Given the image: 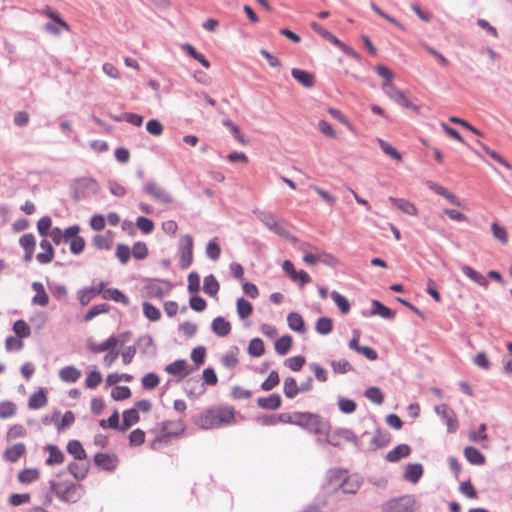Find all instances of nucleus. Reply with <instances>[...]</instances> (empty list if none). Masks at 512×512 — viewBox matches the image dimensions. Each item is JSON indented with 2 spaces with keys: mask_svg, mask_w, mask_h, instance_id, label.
<instances>
[{
  "mask_svg": "<svg viewBox=\"0 0 512 512\" xmlns=\"http://www.w3.org/2000/svg\"><path fill=\"white\" fill-rule=\"evenodd\" d=\"M422 475L423 466L420 463H414L407 465L405 472L403 474V478L408 482L416 484L419 482Z\"/></svg>",
  "mask_w": 512,
  "mask_h": 512,
  "instance_id": "22",
  "label": "nucleus"
},
{
  "mask_svg": "<svg viewBox=\"0 0 512 512\" xmlns=\"http://www.w3.org/2000/svg\"><path fill=\"white\" fill-rule=\"evenodd\" d=\"M391 441V434L388 431L382 430L380 427L375 429V434L371 438L367 450L375 452L377 449L386 447Z\"/></svg>",
  "mask_w": 512,
  "mask_h": 512,
  "instance_id": "14",
  "label": "nucleus"
},
{
  "mask_svg": "<svg viewBox=\"0 0 512 512\" xmlns=\"http://www.w3.org/2000/svg\"><path fill=\"white\" fill-rule=\"evenodd\" d=\"M389 201L394 206H396L399 210H401L403 213H405L407 215L414 216L417 214V209H416L415 205L406 199L395 198V197L390 196Z\"/></svg>",
  "mask_w": 512,
  "mask_h": 512,
  "instance_id": "32",
  "label": "nucleus"
},
{
  "mask_svg": "<svg viewBox=\"0 0 512 512\" xmlns=\"http://www.w3.org/2000/svg\"><path fill=\"white\" fill-rule=\"evenodd\" d=\"M428 187L438 195L447 199L452 205L461 206V203L456 195L448 191L445 187L438 185L434 182H429Z\"/></svg>",
  "mask_w": 512,
  "mask_h": 512,
  "instance_id": "28",
  "label": "nucleus"
},
{
  "mask_svg": "<svg viewBox=\"0 0 512 512\" xmlns=\"http://www.w3.org/2000/svg\"><path fill=\"white\" fill-rule=\"evenodd\" d=\"M170 423L169 422H164L163 423V433L159 436H157L152 442H151V448L152 449H156V445L158 443H168L169 440L172 438V437H175L178 435L177 432H169L168 431V425Z\"/></svg>",
  "mask_w": 512,
  "mask_h": 512,
  "instance_id": "46",
  "label": "nucleus"
},
{
  "mask_svg": "<svg viewBox=\"0 0 512 512\" xmlns=\"http://www.w3.org/2000/svg\"><path fill=\"white\" fill-rule=\"evenodd\" d=\"M477 144L480 146V148L482 149V151L486 155L490 156L492 159H494L499 164H501V165H503V166H505L507 168H510L509 163L500 154H498L496 151L491 150L487 145H485L484 143L480 142L479 140L477 141Z\"/></svg>",
  "mask_w": 512,
  "mask_h": 512,
  "instance_id": "56",
  "label": "nucleus"
},
{
  "mask_svg": "<svg viewBox=\"0 0 512 512\" xmlns=\"http://www.w3.org/2000/svg\"><path fill=\"white\" fill-rule=\"evenodd\" d=\"M364 396L377 405H381L384 402L382 391L375 386L367 388L364 392Z\"/></svg>",
  "mask_w": 512,
  "mask_h": 512,
  "instance_id": "48",
  "label": "nucleus"
},
{
  "mask_svg": "<svg viewBox=\"0 0 512 512\" xmlns=\"http://www.w3.org/2000/svg\"><path fill=\"white\" fill-rule=\"evenodd\" d=\"M344 471L342 470H334L330 471V478H336L340 481L337 488L342 489L345 494H355L360 489V482L358 480H353L349 477H343Z\"/></svg>",
  "mask_w": 512,
  "mask_h": 512,
  "instance_id": "9",
  "label": "nucleus"
},
{
  "mask_svg": "<svg viewBox=\"0 0 512 512\" xmlns=\"http://www.w3.org/2000/svg\"><path fill=\"white\" fill-rule=\"evenodd\" d=\"M182 49L193 59L197 60L203 67L209 68L211 66L207 58L200 52H198L191 44H183Z\"/></svg>",
  "mask_w": 512,
  "mask_h": 512,
  "instance_id": "40",
  "label": "nucleus"
},
{
  "mask_svg": "<svg viewBox=\"0 0 512 512\" xmlns=\"http://www.w3.org/2000/svg\"><path fill=\"white\" fill-rule=\"evenodd\" d=\"M219 289V282L213 274H209L204 277L203 290L207 295L214 297L217 295Z\"/></svg>",
  "mask_w": 512,
  "mask_h": 512,
  "instance_id": "39",
  "label": "nucleus"
},
{
  "mask_svg": "<svg viewBox=\"0 0 512 512\" xmlns=\"http://www.w3.org/2000/svg\"><path fill=\"white\" fill-rule=\"evenodd\" d=\"M136 226L145 234H150L153 232L155 225L154 222L144 216H139L136 220Z\"/></svg>",
  "mask_w": 512,
  "mask_h": 512,
  "instance_id": "63",
  "label": "nucleus"
},
{
  "mask_svg": "<svg viewBox=\"0 0 512 512\" xmlns=\"http://www.w3.org/2000/svg\"><path fill=\"white\" fill-rule=\"evenodd\" d=\"M338 406L340 411L345 414H351L357 408L356 402L354 400L345 397L338 398Z\"/></svg>",
  "mask_w": 512,
  "mask_h": 512,
  "instance_id": "59",
  "label": "nucleus"
},
{
  "mask_svg": "<svg viewBox=\"0 0 512 512\" xmlns=\"http://www.w3.org/2000/svg\"><path fill=\"white\" fill-rule=\"evenodd\" d=\"M94 463L104 471H113L118 466L119 460L116 454L98 452L94 455Z\"/></svg>",
  "mask_w": 512,
  "mask_h": 512,
  "instance_id": "13",
  "label": "nucleus"
},
{
  "mask_svg": "<svg viewBox=\"0 0 512 512\" xmlns=\"http://www.w3.org/2000/svg\"><path fill=\"white\" fill-rule=\"evenodd\" d=\"M67 470L76 480H83L88 474L89 465L71 462L68 464Z\"/></svg>",
  "mask_w": 512,
  "mask_h": 512,
  "instance_id": "37",
  "label": "nucleus"
},
{
  "mask_svg": "<svg viewBox=\"0 0 512 512\" xmlns=\"http://www.w3.org/2000/svg\"><path fill=\"white\" fill-rule=\"evenodd\" d=\"M67 452L74 456L77 460H85L87 458L86 452L78 440H70L67 444Z\"/></svg>",
  "mask_w": 512,
  "mask_h": 512,
  "instance_id": "38",
  "label": "nucleus"
},
{
  "mask_svg": "<svg viewBox=\"0 0 512 512\" xmlns=\"http://www.w3.org/2000/svg\"><path fill=\"white\" fill-rule=\"evenodd\" d=\"M100 190V186L96 179L92 177H80L72 185L73 198L75 201H81L88 197L89 194L96 195Z\"/></svg>",
  "mask_w": 512,
  "mask_h": 512,
  "instance_id": "4",
  "label": "nucleus"
},
{
  "mask_svg": "<svg viewBox=\"0 0 512 512\" xmlns=\"http://www.w3.org/2000/svg\"><path fill=\"white\" fill-rule=\"evenodd\" d=\"M257 405L264 410H277L282 405V399L279 394L273 393L268 397H260L257 399Z\"/></svg>",
  "mask_w": 512,
  "mask_h": 512,
  "instance_id": "18",
  "label": "nucleus"
},
{
  "mask_svg": "<svg viewBox=\"0 0 512 512\" xmlns=\"http://www.w3.org/2000/svg\"><path fill=\"white\" fill-rule=\"evenodd\" d=\"M375 70L378 73V75L383 78L382 89L384 87H387V86L393 84L392 82H393L394 75L389 68H387L384 65L379 64L375 67Z\"/></svg>",
  "mask_w": 512,
  "mask_h": 512,
  "instance_id": "52",
  "label": "nucleus"
},
{
  "mask_svg": "<svg viewBox=\"0 0 512 512\" xmlns=\"http://www.w3.org/2000/svg\"><path fill=\"white\" fill-rule=\"evenodd\" d=\"M411 453V447L407 444H399L386 455L388 462H398L400 459L408 457Z\"/></svg>",
  "mask_w": 512,
  "mask_h": 512,
  "instance_id": "20",
  "label": "nucleus"
},
{
  "mask_svg": "<svg viewBox=\"0 0 512 512\" xmlns=\"http://www.w3.org/2000/svg\"><path fill=\"white\" fill-rule=\"evenodd\" d=\"M315 330L320 335H328L333 330V320L329 317H320L315 325Z\"/></svg>",
  "mask_w": 512,
  "mask_h": 512,
  "instance_id": "43",
  "label": "nucleus"
},
{
  "mask_svg": "<svg viewBox=\"0 0 512 512\" xmlns=\"http://www.w3.org/2000/svg\"><path fill=\"white\" fill-rule=\"evenodd\" d=\"M48 398L44 388H40L37 392L33 393L28 401L29 409L37 410L47 405Z\"/></svg>",
  "mask_w": 512,
  "mask_h": 512,
  "instance_id": "23",
  "label": "nucleus"
},
{
  "mask_svg": "<svg viewBox=\"0 0 512 512\" xmlns=\"http://www.w3.org/2000/svg\"><path fill=\"white\" fill-rule=\"evenodd\" d=\"M235 409L231 406H218L209 408L200 414L196 424L203 429H210L221 425H227L234 421Z\"/></svg>",
  "mask_w": 512,
  "mask_h": 512,
  "instance_id": "1",
  "label": "nucleus"
},
{
  "mask_svg": "<svg viewBox=\"0 0 512 512\" xmlns=\"http://www.w3.org/2000/svg\"><path fill=\"white\" fill-rule=\"evenodd\" d=\"M31 287L36 292L32 298V303L41 307L47 306L49 303V296L46 293L43 284L41 282L35 281L32 283Z\"/></svg>",
  "mask_w": 512,
  "mask_h": 512,
  "instance_id": "19",
  "label": "nucleus"
},
{
  "mask_svg": "<svg viewBox=\"0 0 512 512\" xmlns=\"http://www.w3.org/2000/svg\"><path fill=\"white\" fill-rule=\"evenodd\" d=\"M287 323L291 330L298 333H304L306 331L305 322L302 316L297 312H290L287 316Z\"/></svg>",
  "mask_w": 512,
  "mask_h": 512,
  "instance_id": "35",
  "label": "nucleus"
},
{
  "mask_svg": "<svg viewBox=\"0 0 512 512\" xmlns=\"http://www.w3.org/2000/svg\"><path fill=\"white\" fill-rule=\"evenodd\" d=\"M171 284L164 279H148L144 286L145 295L148 298L162 299L171 291Z\"/></svg>",
  "mask_w": 512,
  "mask_h": 512,
  "instance_id": "6",
  "label": "nucleus"
},
{
  "mask_svg": "<svg viewBox=\"0 0 512 512\" xmlns=\"http://www.w3.org/2000/svg\"><path fill=\"white\" fill-rule=\"evenodd\" d=\"M187 363L184 359L176 360L165 367V371L171 375H178L184 372Z\"/></svg>",
  "mask_w": 512,
  "mask_h": 512,
  "instance_id": "58",
  "label": "nucleus"
},
{
  "mask_svg": "<svg viewBox=\"0 0 512 512\" xmlns=\"http://www.w3.org/2000/svg\"><path fill=\"white\" fill-rule=\"evenodd\" d=\"M370 315H379L384 319H393L395 317V312H393L389 307L385 306L379 300L371 301V310Z\"/></svg>",
  "mask_w": 512,
  "mask_h": 512,
  "instance_id": "24",
  "label": "nucleus"
},
{
  "mask_svg": "<svg viewBox=\"0 0 512 512\" xmlns=\"http://www.w3.org/2000/svg\"><path fill=\"white\" fill-rule=\"evenodd\" d=\"M50 493L54 494L60 501L68 504L77 503L84 495V488L77 483L57 482L50 480Z\"/></svg>",
  "mask_w": 512,
  "mask_h": 512,
  "instance_id": "2",
  "label": "nucleus"
},
{
  "mask_svg": "<svg viewBox=\"0 0 512 512\" xmlns=\"http://www.w3.org/2000/svg\"><path fill=\"white\" fill-rule=\"evenodd\" d=\"M45 449L49 452V457L45 460L46 465L53 466L63 463L64 454L53 444H48Z\"/></svg>",
  "mask_w": 512,
  "mask_h": 512,
  "instance_id": "29",
  "label": "nucleus"
},
{
  "mask_svg": "<svg viewBox=\"0 0 512 512\" xmlns=\"http://www.w3.org/2000/svg\"><path fill=\"white\" fill-rule=\"evenodd\" d=\"M236 307L237 313L241 319L249 317L253 312L252 304L244 298H239L237 300Z\"/></svg>",
  "mask_w": 512,
  "mask_h": 512,
  "instance_id": "47",
  "label": "nucleus"
},
{
  "mask_svg": "<svg viewBox=\"0 0 512 512\" xmlns=\"http://www.w3.org/2000/svg\"><path fill=\"white\" fill-rule=\"evenodd\" d=\"M59 377L67 383H75L81 377V372L74 366H66L59 371Z\"/></svg>",
  "mask_w": 512,
  "mask_h": 512,
  "instance_id": "36",
  "label": "nucleus"
},
{
  "mask_svg": "<svg viewBox=\"0 0 512 512\" xmlns=\"http://www.w3.org/2000/svg\"><path fill=\"white\" fill-rule=\"evenodd\" d=\"M144 192L150 195L154 200L163 204H170L173 201L172 196L154 181H148L144 188Z\"/></svg>",
  "mask_w": 512,
  "mask_h": 512,
  "instance_id": "11",
  "label": "nucleus"
},
{
  "mask_svg": "<svg viewBox=\"0 0 512 512\" xmlns=\"http://www.w3.org/2000/svg\"><path fill=\"white\" fill-rule=\"evenodd\" d=\"M122 416H123V423H122L121 427L119 428V430L122 432L126 431L132 425L138 423L140 420L138 411H137V409H134V408L125 410L123 412Z\"/></svg>",
  "mask_w": 512,
  "mask_h": 512,
  "instance_id": "34",
  "label": "nucleus"
},
{
  "mask_svg": "<svg viewBox=\"0 0 512 512\" xmlns=\"http://www.w3.org/2000/svg\"><path fill=\"white\" fill-rule=\"evenodd\" d=\"M42 13L48 16L54 23L59 25L61 28L67 31L70 30V26L68 25V23L64 19H62L59 13H57L56 11L47 7L45 10L42 11Z\"/></svg>",
  "mask_w": 512,
  "mask_h": 512,
  "instance_id": "57",
  "label": "nucleus"
},
{
  "mask_svg": "<svg viewBox=\"0 0 512 512\" xmlns=\"http://www.w3.org/2000/svg\"><path fill=\"white\" fill-rule=\"evenodd\" d=\"M283 391L288 399H293L300 392L296 380L293 377H287L284 380Z\"/></svg>",
  "mask_w": 512,
  "mask_h": 512,
  "instance_id": "44",
  "label": "nucleus"
},
{
  "mask_svg": "<svg viewBox=\"0 0 512 512\" xmlns=\"http://www.w3.org/2000/svg\"><path fill=\"white\" fill-rule=\"evenodd\" d=\"M143 314L150 321H158L161 318L160 310L149 302H143Z\"/></svg>",
  "mask_w": 512,
  "mask_h": 512,
  "instance_id": "54",
  "label": "nucleus"
},
{
  "mask_svg": "<svg viewBox=\"0 0 512 512\" xmlns=\"http://www.w3.org/2000/svg\"><path fill=\"white\" fill-rule=\"evenodd\" d=\"M335 436L353 443L357 450H362V443L360 442L359 437L351 429L338 428L335 430Z\"/></svg>",
  "mask_w": 512,
  "mask_h": 512,
  "instance_id": "33",
  "label": "nucleus"
},
{
  "mask_svg": "<svg viewBox=\"0 0 512 512\" xmlns=\"http://www.w3.org/2000/svg\"><path fill=\"white\" fill-rule=\"evenodd\" d=\"M110 307L106 303H101L94 305L85 315H84V321L89 322L96 316L107 313L109 311Z\"/></svg>",
  "mask_w": 512,
  "mask_h": 512,
  "instance_id": "51",
  "label": "nucleus"
},
{
  "mask_svg": "<svg viewBox=\"0 0 512 512\" xmlns=\"http://www.w3.org/2000/svg\"><path fill=\"white\" fill-rule=\"evenodd\" d=\"M119 343V339L115 336H110L104 342L100 344L94 343L91 339L87 341L88 349L93 353H100L104 351H112L116 348Z\"/></svg>",
  "mask_w": 512,
  "mask_h": 512,
  "instance_id": "16",
  "label": "nucleus"
},
{
  "mask_svg": "<svg viewBox=\"0 0 512 512\" xmlns=\"http://www.w3.org/2000/svg\"><path fill=\"white\" fill-rule=\"evenodd\" d=\"M296 425L311 434H322L327 428V423L318 414L310 412H296Z\"/></svg>",
  "mask_w": 512,
  "mask_h": 512,
  "instance_id": "3",
  "label": "nucleus"
},
{
  "mask_svg": "<svg viewBox=\"0 0 512 512\" xmlns=\"http://www.w3.org/2000/svg\"><path fill=\"white\" fill-rule=\"evenodd\" d=\"M13 331L20 340L29 337L31 334L29 325L22 319L15 321Z\"/></svg>",
  "mask_w": 512,
  "mask_h": 512,
  "instance_id": "49",
  "label": "nucleus"
},
{
  "mask_svg": "<svg viewBox=\"0 0 512 512\" xmlns=\"http://www.w3.org/2000/svg\"><path fill=\"white\" fill-rule=\"evenodd\" d=\"M265 352L264 342L260 338H253L248 346V353L253 357H260Z\"/></svg>",
  "mask_w": 512,
  "mask_h": 512,
  "instance_id": "50",
  "label": "nucleus"
},
{
  "mask_svg": "<svg viewBox=\"0 0 512 512\" xmlns=\"http://www.w3.org/2000/svg\"><path fill=\"white\" fill-rule=\"evenodd\" d=\"M138 347L140 348L143 354H147L150 356H155L157 349L154 345V341L151 335L145 334L138 338L137 341Z\"/></svg>",
  "mask_w": 512,
  "mask_h": 512,
  "instance_id": "25",
  "label": "nucleus"
},
{
  "mask_svg": "<svg viewBox=\"0 0 512 512\" xmlns=\"http://www.w3.org/2000/svg\"><path fill=\"white\" fill-rule=\"evenodd\" d=\"M280 382L279 374L277 371L272 370L268 377L262 382L261 389L264 391H271Z\"/></svg>",
  "mask_w": 512,
  "mask_h": 512,
  "instance_id": "53",
  "label": "nucleus"
},
{
  "mask_svg": "<svg viewBox=\"0 0 512 512\" xmlns=\"http://www.w3.org/2000/svg\"><path fill=\"white\" fill-rule=\"evenodd\" d=\"M434 411L445 420L448 433H455L459 427L456 413L446 404L437 405Z\"/></svg>",
  "mask_w": 512,
  "mask_h": 512,
  "instance_id": "10",
  "label": "nucleus"
},
{
  "mask_svg": "<svg viewBox=\"0 0 512 512\" xmlns=\"http://www.w3.org/2000/svg\"><path fill=\"white\" fill-rule=\"evenodd\" d=\"M212 331L219 337H225L231 332V324L224 317L218 316L211 324Z\"/></svg>",
  "mask_w": 512,
  "mask_h": 512,
  "instance_id": "21",
  "label": "nucleus"
},
{
  "mask_svg": "<svg viewBox=\"0 0 512 512\" xmlns=\"http://www.w3.org/2000/svg\"><path fill=\"white\" fill-rule=\"evenodd\" d=\"M464 456L466 460L472 465H483L485 464V456L475 447L467 446L464 451Z\"/></svg>",
  "mask_w": 512,
  "mask_h": 512,
  "instance_id": "27",
  "label": "nucleus"
},
{
  "mask_svg": "<svg viewBox=\"0 0 512 512\" xmlns=\"http://www.w3.org/2000/svg\"><path fill=\"white\" fill-rule=\"evenodd\" d=\"M103 298L105 300H112L117 303H122L125 306L130 304L129 298L119 289L117 288H107L104 291Z\"/></svg>",
  "mask_w": 512,
  "mask_h": 512,
  "instance_id": "30",
  "label": "nucleus"
},
{
  "mask_svg": "<svg viewBox=\"0 0 512 512\" xmlns=\"http://www.w3.org/2000/svg\"><path fill=\"white\" fill-rule=\"evenodd\" d=\"M384 93L395 103L398 105L411 109L415 113H419L420 108L413 104L406 96L405 94L399 90L397 87H395L393 84L384 87L383 88Z\"/></svg>",
  "mask_w": 512,
  "mask_h": 512,
  "instance_id": "8",
  "label": "nucleus"
},
{
  "mask_svg": "<svg viewBox=\"0 0 512 512\" xmlns=\"http://www.w3.org/2000/svg\"><path fill=\"white\" fill-rule=\"evenodd\" d=\"M26 454V445L24 443H16L8 447L4 453L3 458L10 463L17 462L22 456Z\"/></svg>",
  "mask_w": 512,
  "mask_h": 512,
  "instance_id": "17",
  "label": "nucleus"
},
{
  "mask_svg": "<svg viewBox=\"0 0 512 512\" xmlns=\"http://www.w3.org/2000/svg\"><path fill=\"white\" fill-rule=\"evenodd\" d=\"M282 269L292 281H299L301 286L311 282L310 275L304 270L297 271L294 267V264L290 260H285L283 262Z\"/></svg>",
  "mask_w": 512,
  "mask_h": 512,
  "instance_id": "12",
  "label": "nucleus"
},
{
  "mask_svg": "<svg viewBox=\"0 0 512 512\" xmlns=\"http://www.w3.org/2000/svg\"><path fill=\"white\" fill-rule=\"evenodd\" d=\"M206 255L209 259L216 261L220 258L221 248L217 242V239L214 238L210 240L206 246Z\"/></svg>",
  "mask_w": 512,
  "mask_h": 512,
  "instance_id": "55",
  "label": "nucleus"
},
{
  "mask_svg": "<svg viewBox=\"0 0 512 512\" xmlns=\"http://www.w3.org/2000/svg\"><path fill=\"white\" fill-rule=\"evenodd\" d=\"M491 230L493 236L499 240L502 244H506L508 242V234L504 227L500 226L497 222H493L491 224Z\"/></svg>",
  "mask_w": 512,
  "mask_h": 512,
  "instance_id": "64",
  "label": "nucleus"
},
{
  "mask_svg": "<svg viewBox=\"0 0 512 512\" xmlns=\"http://www.w3.org/2000/svg\"><path fill=\"white\" fill-rule=\"evenodd\" d=\"M331 298L343 314H348L350 312V302L342 294L337 291H332Z\"/></svg>",
  "mask_w": 512,
  "mask_h": 512,
  "instance_id": "45",
  "label": "nucleus"
},
{
  "mask_svg": "<svg viewBox=\"0 0 512 512\" xmlns=\"http://www.w3.org/2000/svg\"><path fill=\"white\" fill-rule=\"evenodd\" d=\"M40 247L44 250V252L37 254V261L40 264L50 263L54 258V249L52 244L48 240L43 239L40 242Z\"/></svg>",
  "mask_w": 512,
  "mask_h": 512,
  "instance_id": "26",
  "label": "nucleus"
},
{
  "mask_svg": "<svg viewBox=\"0 0 512 512\" xmlns=\"http://www.w3.org/2000/svg\"><path fill=\"white\" fill-rule=\"evenodd\" d=\"M461 270L463 274L468 277L473 282L479 284L480 286L486 288L488 286V280L485 276H483L481 273L473 269L472 267L468 265H463L461 267Z\"/></svg>",
  "mask_w": 512,
  "mask_h": 512,
  "instance_id": "31",
  "label": "nucleus"
},
{
  "mask_svg": "<svg viewBox=\"0 0 512 512\" xmlns=\"http://www.w3.org/2000/svg\"><path fill=\"white\" fill-rule=\"evenodd\" d=\"M131 253L135 259L143 260L148 255L147 245L141 241L135 242L132 247Z\"/></svg>",
  "mask_w": 512,
  "mask_h": 512,
  "instance_id": "61",
  "label": "nucleus"
},
{
  "mask_svg": "<svg viewBox=\"0 0 512 512\" xmlns=\"http://www.w3.org/2000/svg\"><path fill=\"white\" fill-rule=\"evenodd\" d=\"M415 510L416 499L411 494L389 499L382 504V512H414Z\"/></svg>",
  "mask_w": 512,
  "mask_h": 512,
  "instance_id": "5",
  "label": "nucleus"
},
{
  "mask_svg": "<svg viewBox=\"0 0 512 512\" xmlns=\"http://www.w3.org/2000/svg\"><path fill=\"white\" fill-rule=\"evenodd\" d=\"M39 471L34 468H26L19 472L17 478L22 484H29L39 479Z\"/></svg>",
  "mask_w": 512,
  "mask_h": 512,
  "instance_id": "42",
  "label": "nucleus"
},
{
  "mask_svg": "<svg viewBox=\"0 0 512 512\" xmlns=\"http://www.w3.org/2000/svg\"><path fill=\"white\" fill-rule=\"evenodd\" d=\"M292 77L303 87L305 88H313L315 85V75L309 71L293 68L291 70Z\"/></svg>",
  "mask_w": 512,
  "mask_h": 512,
  "instance_id": "15",
  "label": "nucleus"
},
{
  "mask_svg": "<svg viewBox=\"0 0 512 512\" xmlns=\"http://www.w3.org/2000/svg\"><path fill=\"white\" fill-rule=\"evenodd\" d=\"M178 254L180 256V267L187 269L193 262V238L186 234L178 242Z\"/></svg>",
  "mask_w": 512,
  "mask_h": 512,
  "instance_id": "7",
  "label": "nucleus"
},
{
  "mask_svg": "<svg viewBox=\"0 0 512 512\" xmlns=\"http://www.w3.org/2000/svg\"><path fill=\"white\" fill-rule=\"evenodd\" d=\"M293 339L290 335H283L275 341V350L279 355H286L291 349Z\"/></svg>",
  "mask_w": 512,
  "mask_h": 512,
  "instance_id": "41",
  "label": "nucleus"
},
{
  "mask_svg": "<svg viewBox=\"0 0 512 512\" xmlns=\"http://www.w3.org/2000/svg\"><path fill=\"white\" fill-rule=\"evenodd\" d=\"M16 414V405L11 401L0 403V417L3 419L11 418Z\"/></svg>",
  "mask_w": 512,
  "mask_h": 512,
  "instance_id": "60",
  "label": "nucleus"
},
{
  "mask_svg": "<svg viewBox=\"0 0 512 512\" xmlns=\"http://www.w3.org/2000/svg\"><path fill=\"white\" fill-rule=\"evenodd\" d=\"M330 365L334 373L345 374L353 370V366L345 359L331 361Z\"/></svg>",
  "mask_w": 512,
  "mask_h": 512,
  "instance_id": "62",
  "label": "nucleus"
}]
</instances>
